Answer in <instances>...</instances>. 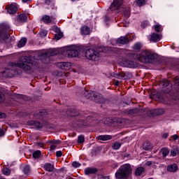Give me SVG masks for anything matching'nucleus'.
<instances>
[{"label":"nucleus","mask_w":179,"mask_h":179,"mask_svg":"<svg viewBox=\"0 0 179 179\" xmlns=\"http://www.w3.org/2000/svg\"><path fill=\"white\" fill-rule=\"evenodd\" d=\"M131 56L142 64H152L153 59H156V54L148 50H143L140 54L132 53Z\"/></svg>","instance_id":"1"},{"label":"nucleus","mask_w":179,"mask_h":179,"mask_svg":"<svg viewBox=\"0 0 179 179\" xmlns=\"http://www.w3.org/2000/svg\"><path fill=\"white\" fill-rule=\"evenodd\" d=\"M132 174V167L131 164H124L121 165L118 170L115 173V177L117 179H128Z\"/></svg>","instance_id":"2"},{"label":"nucleus","mask_w":179,"mask_h":179,"mask_svg":"<svg viewBox=\"0 0 179 179\" xmlns=\"http://www.w3.org/2000/svg\"><path fill=\"white\" fill-rule=\"evenodd\" d=\"M16 66H17V68H21V69H23L24 72H27V73H30L33 68L34 69H36V68H38V62H33L31 64H27L26 63H23L21 62L17 63L16 64Z\"/></svg>","instance_id":"3"},{"label":"nucleus","mask_w":179,"mask_h":179,"mask_svg":"<svg viewBox=\"0 0 179 179\" xmlns=\"http://www.w3.org/2000/svg\"><path fill=\"white\" fill-rule=\"evenodd\" d=\"M64 55L69 58H75L79 55V51L76 45H71L66 48L64 50Z\"/></svg>","instance_id":"4"},{"label":"nucleus","mask_w":179,"mask_h":179,"mask_svg":"<svg viewBox=\"0 0 179 179\" xmlns=\"http://www.w3.org/2000/svg\"><path fill=\"white\" fill-rule=\"evenodd\" d=\"M85 57L91 61H97L100 58V53L94 49L90 48L86 50Z\"/></svg>","instance_id":"5"},{"label":"nucleus","mask_w":179,"mask_h":179,"mask_svg":"<svg viewBox=\"0 0 179 179\" xmlns=\"http://www.w3.org/2000/svg\"><path fill=\"white\" fill-rule=\"evenodd\" d=\"M159 86L162 87L164 93H170L173 90V85L166 79H164L159 83Z\"/></svg>","instance_id":"6"},{"label":"nucleus","mask_w":179,"mask_h":179,"mask_svg":"<svg viewBox=\"0 0 179 179\" xmlns=\"http://www.w3.org/2000/svg\"><path fill=\"white\" fill-rule=\"evenodd\" d=\"M123 2L122 0H113V2L108 9V13H111V12H114V10H118L122 6Z\"/></svg>","instance_id":"7"},{"label":"nucleus","mask_w":179,"mask_h":179,"mask_svg":"<svg viewBox=\"0 0 179 179\" xmlns=\"http://www.w3.org/2000/svg\"><path fill=\"white\" fill-rule=\"evenodd\" d=\"M10 37V27L6 26L0 31V38L6 41Z\"/></svg>","instance_id":"8"},{"label":"nucleus","mask_w":179,"mask_h":179,"mask_svg":"<svg viewBox=\"0 0 179 179\" xmlns=\"http://www.w3.org/2000/svg\"><path fill=\"white\" fill-rule=\"evenodd\" d=\"M91 100H93L95 103H106V99L103 97V95L94 91Z\"/></svg>","instance_id":"9"},{"label":"nucleus","mask_w":179,"mask_h":179,"mask_svg":"<svg viewBox=\"0 0 179 179\" xmlns=\"http://www.w3.org/2000/svg\"><path fill=\"white\" fill-rule=\"evenodd\" d=\"M41 22H43L45 24H48L50 23H55V17L53 16H50L47 15H44L42 16L41 19Z\"/></svg>","instance_id":"10"},{"label":"nucleus","mask_w":179,"mask_h":179,"mask_svg":"<svg viewBox=\"0 0 179 179\" xmlns=\"http://www.w3.org/2000/svg\"><path fill=\"white\" fill-rule=\"evenodd\" d=\"M122 65L125 68H136V64L134 61L127 59H123L122 60Z\"/></svg>","instance_id":"11"},{"label":"nucleus","mask_w":179,"mask_h":179,"mask_svg":"<svg viewBox=\"0 0 179 179\" xmlns=\"http://www.w3.org/2000/svg\"><path fill=\"white\" fill-rule=\"evenodd\" d=\"M27 20V15L26 13H22L18 15V17L15 20L17 26H20L22 23H24Z\"/></svg>","instance_id":"12"},{"label":"nucleus","mask_w":179,"mask_h":179,"mask_svg":"<svg viewBox=\"0 0 179 179\" xmlns=\"http://www.w3.org/2000/svg\"><path fill=\"white\" fill-rule=\"evenodd\" d=\"M59 68L62 71H69L72 68V63L71 62H60L58 64Z\"/></svg>","instance_id":"13"},{"label":"nucleus","mask_w":179,"mask_h":179,"mask_svg":"<svg viewBox=\"0 0 179 179\" xmlns=\"http://www.w3.org/2000/svg\"><path fill=\"white\" fill-rule=\"evenodd\" d=\"M58 50H49L45 53L42 54L43 58H50V57H54V55H57Z\"/></svg>","instance_id":"14"},{"label":"nucleus","mask_w":179,"mask_h":179,"mask_svg":"<svg viewBox=\"0 0 179 179\" xmlns=\"http://www.w3.org/2000/svg\"><path fill=\"white\" fill-rule=\"evenodd\" d=\"M6 9L7 13H9V15H15L17 12V6L15 4L7 6Z\"/></svg>","instance_id":"15"},{"label":"nucleus","mask_w":179,"mask_h":179,"mask_svg":"<svg viewBox=\"0 0 179 179\" xmlns=\"http://www.w3.org/2000/svg\"><path fill=\"white\" fill-rule=\"evenodd\" d=\"M117 44H128L129 43V38L127 36H121L120 38H117L116 41Z\"/></svg>","instance_id":"16"},{"label":"nucleus","mask_w":179,"mask_h":179,"mask_svg":"<svg viewBox=\"0 0 179 179\" xmlns=\"http://www.w3.org/2000/svg\"><path fill=\"white\" fill-rule=\"evenodd\" d=\"M162 38V35L154 33L150 36V41H152V43H157V41H160Z\"/></svg>","instance_id":"17"},{"label":"nucleus","mask_w":179,"mask_h":179,"mask_svg":"<svg viewBox=\"0 0 179 179\" xmlns=\"http://www.w3.org/2000/svg\"><path fill=\"white\" fill-rule=\"evenodd\" d=\"M80 33L83 36H88L90 34V28L85 25L80 28Z\"/></svg>","instance_id":"18"},{"label":"nucleus","mask_w":179,"mask_h":179,"mask_svg":"<svg viewBox=\"0 0 179 179\" xmlns=\"http://www.w3.org/2000/svg\"><path fill=\"white\" fill-rule=\"evenodd\" d=\"M13 72V70L6 69L3 72V76H4V78H13L15 75Z\"/></svg>","instance_id":"19"},{"label":"nucleus","mask_w":179,"mask_h":179,"mask_svg":"<svg viewBox=\"0 0 179 179\" xmlns=\"http://www.w3.org/2000/svg\"><path fill=\"white\" fill-rule=\"evenodd\" d=\"M164 114V109L159 108L151 110V115H162Z\"/></svg>","instance_id":"20"},{"label":"nucleus","mask_w":179,"mask_h":179,"mask_svg":"<svg viewBox=\"0 0 179 179\" xmlns=\"http://www.w3.org/2000/svg\"><path fill=\"white\" fill-rule=\"evenodd\" d=\"M177 170H178V166L176 164H173L167 166V171H169L170 173H176Z\"/></svg>","instance_id":"21"},{"label":"nucleus","mask_w":179,"mask_h":179,"mask_svg":"<svg viewBox=\"0 0 179 179\" xmlns=\"http://www.w3.org/2000/svg\"><path fill=\"white\" fill-rule=\"evenodd\" d=\"M94 173H97V169L96 168H87L85 169V173L87 176L90 174H94Z\"/></svg>","instance_id":"22"},{"label":"nucleus","mask_w":179,"mask_h":179,"mask_svg":"<svg viewBox=\"0 0 179 179\" xmlns=\"http://www.w3.org/2000/svg\"><path fill=\"white\" fill-rule=\"evenodd\" d=\"M28 125H34L38 129H40V128L43 127V124H41L40 122H36L34 120H31L28 122Z\"/></svg>","instance_id":"23"},{"label":"nucleus","mask_w":179,"mask_h":179,"mask_svg":"<svg viewBox=\"0 0 179 179\" xmlns=\"http://www.w3.org/2000/svg\"><path fill=\"white\" fill-rule=\"evenodd\" d=\"M152 148L153 145L149 141H146L143 144V149H144V150H150Z\"/></svg>","instance_id":"24"},{"label":"nucleus","mask_w":179,"mask_h":179,"mask_svg":"<svg viewBox=\"0 0 179 179\" xmlns=\"http://www.w3.org/2000/svg\"><path fill=\"white\" fill-rule=\"evenodd\" d=\"M93 93L94 91H87L86 90H84L83 94L86 99H91L93 97Z\"/></svg>","instance_id":"25"},{"label":"nucleus","mask_w":179,"mask_h":179,"mask_svg":"<svg viewBox=\"0 0 179 179\" xmlns=\"http://www.w3.org/2000/svg\"><path fill=\"white\" fill-rule=\"evenodd\" d=\"M44 169L46 171H54V165L50 164V163H46L44 165Z\"/></svg>","instance_id":"26"},{"label":"nucleus","mask_w":179,"mask_h":179,"mask_svg":"<svg viewBox=\"0 0 179 179\" xmlns=\"http://www.w3.org/2000/svg\"><path fill=\"white\" fill-rule=\"evenodd\" d=\"M99 141H110V139H113V136L111 135H101L98 137Z\"/></svg>","instance_id":"27"},{"label":"nucleus","mask_w":179,"mask_h":179,"mask_svg":"<svg viewBox=\"0 0 179 179\" xmlns=\"http://www.w3.org/2000/svg\"><path fill=\"white\" fill-rule=\"evenodd\" d=\"M112 76L116 79H125V73H113Z\"/></svg>","instance_id":"28"},{"label":"nucleus","mask_w":179,"mask_h":179,"mask_svg":"<svg viewBox=\"0 0 179 179\" xmlns=\"http://www.w3.org/2000/svg\"><path fill=\"white\" fill-rule=\"evenodd\" d=\"M26 43H27V39H26V38H22L18 44H17V47L19 48H22V47H24L26 45Z\"/></svg>","instance_id":"29"},{"label":"nucleus","mask_w":179,"mask_h":179,"mask_svg":"<svg viewBox=\"0 0 179 179\" xmlns=\"http://www.w3.org/2000/svg\"><path fill=\"white\" fill-rule=\"evenodd\" d=\"M161 152L162 153L163 157H167V156H169V155L170 154V150H169V148H162Z\"/></svg>","instance_id":"30"},{"label":"nucleus","mask_w":179,"mask_h":179,"mask_svg":"<svg viewBox=\"0 0 179 179\" xmlns=\"http://www.w3.org/2000/svg\"><path fill=\"white\" fill-rule=\"evenodd\" d=\"M64 34L62 32L59 31V29L57 30V33L55 35V40H61V38L63 37Z\"/></svg>","instance_id":"31"},{"label":"nucleus","mask_w":179,"mask_h":179,"mask_svg":"<svg viewBox=\"0 0 179 179\" xmlns=\"http://www.w3.org/2000/svg\"><path fill=\"white\" fill-rule=\"evenodd\" d=\"M174 83L175 89L179 92V76L175 78Z\"/></svg>","instance_id":"32"},{"label":"nucleus","mask_w":179,"mask_h":179,"mask_svg":"<svg viewBox=\"0 0 179 179\" xmlns=\"http://www.w3.org/2000/svg\"><path fill=\"white\" fill-rule=\"evenodd\" d=\"M179 154V150L177 148H173L171 150V156H173V157H176V156H177V155Z\"/></svg>","instance_id":"33"},{"label":"nucleus","mask_w":179,"mask_h":179,"mask_svg":"<svg viewBox=\"0 0 179 179\" xmlns=\"http://www.w3.org/2000/svg\"><path fill=\"white\" fill-rule=\"evenodd\" d=\"M40 156H41V151L40 150L34 151L32 154V157H34V159H38Z\"/></svg>","instance_id":"34"},{"label":"nucleus","mask_w":179,"mask_h":179,"mask_svg":"<svg viewBox=\"0 0 179 179\" xmlns=\"http://www.w3.org/2000/svg\"><path fill=\"white\" fill-rule=\"evenodd\" d=\"M1 171L4 176H9L10 174V169L8 167H3Z\"/></svg>","instance_id":"35"},{"label":"nucleus","mask_w":179,"mask_h":179,"mask_svg":"<svg viewBox=\"0 0 179 179\" xmlns=\"http://www.w3.org/2000/svg\"><path fill=\"white\" fill-rule=\"evenodd\" d=\"M142 48V43H136L133 46V50H135L136 51H139Z\"/></svg>","instance_id":"36"},{"label":"nucleus","mask_w":179,"mask_h":179,"mask_svg":"<svg viewBox=\"0 0 179 179\" xmlns=\"http://www.w3.org/2000/svg\"><path fill=\"white\" fill-rule=\"evenodd\" d=\"M112 148L113 149H114V150H118V149H120V148H121V143L120 142H115L112 145Z\"/></svg>","instance_id":"37"},{"label":"nucleus","mask_w":179,"mask_h":179,"mask_svg":"<svg viewBox=\"0 0 179 179\" xmlns=\"http://www.w3.org/2000/svg\"><path fill=\"white\" fill-rule=\"evenodd\" d=\"M145 171V169L143 167H138L136 169V176H141L142 173Z\"/></svg>","instance_id":"38"},{"label":"nucleus","mask_w":179,"mask_h":179,"mask_svg":"<svg viewBox=\"0 0 179 179\" xmlns=\"http://www.w3.org/2000/svg\"><path fill=\"white\" fill-rule=\"evenodd\" d=\"M136 3L138 5V6H143V5L146 3V0H136Z\"/></svg>","instance_id":"39"},{"label":"nucleus","mask_w":179,"mask_h":179,"mask_svg":"<svg viewBox=\"0 0 179 179\" xmlns=\"http://www.w3.org/2000/svg\"><path fill=\"white\" fill-rule=\"evenodd\" d=\"M85 143V136L80 135L78 136V143Z\"/></svg>","instance_id":"40"},{"label":"nucleus","mask_w":179,"mask_h":179,"mask_svg":"<svg viewBox=\"0 0 179 179\" xmlns=\"http://www.w3.org/2000/svg\"><path fill=\"white\" fill-rule=\"evenodd\" d=\"M24 174H29V173H30V166L27 165L24 166Z\"/></svg>","instance_id":"41"},{"label":"nucleus","mask_w":179,"mask_h":179,"mask_svg":"<svg viewBox=\"0 0 179 179\" xmlns=\"http://www.w3.org/2000/svg\"><path fill=\"white\" fill-rule=\"evenodd\" d=\"M123 15H124V16H125V17H129V16L131 15V11H129V9L125 10L123 12Z\"/></svg>","instance_id":"42"},{"label":"nucleus","mask_w":179,"mask_h":179,"mask_svg":"<svg viewBox=\"0 0 179 179\" xmlns=\"http://www.w3.org/2000/svg\"><path fill=\"white\" fill-rule=\"evenodd\" d=\"M73 167H75L76 169H78V167H80L82 164L79 163L78 162H73L72 164Z\"/></svg>","instance_id":"43"},{"label":"nucleus","mask_w":179,"mask_h":179,"mask_svg":"<svg viewBox=\"0 0 179 179\" xmlns=\"http://www.w3.org/2000/svg\"><path fill=\"white\" fill-rule=\"evenodd\" d=\"M49 143H52V145H59V143H61V141L59 140H53L49 141Z\"/></svg>","instance_id":"44"},{"label":"nucleus","mask_w":179,"mask_h":179,"mask_svg":"<svg viewBox=\"0 0 179 179\" xmlns=\"http://www.w3.org/2000/svg\"><path fill=\"white\" fill-rule=\"evenodd\" d=\"M5 101V94L3 93L0 92V103Z\"/></svg>","instance_id":"45"},{"label":"nucleus","mask_w":179,"mask_h":179,"mask_svg":"<svg viewBox=\"0 0 179 179\" xmlns=\"http://www.w3.org/2000/svg\"><path fill=\"white\" fill-rule=\"evenodd\" d=\"M155 31H157L158 33L160 32V31L162 30V26L157 24L155 26Z\"/></svg>","instance_id":"46"},{"label":"nucleus","mask_w":179,"mask_h":179,"mask_svg":"<svg viewBox=\"0 0 179 179\" xmlns=\"http://www.w3.org/2000/svg\"><path fill=\"white\" fill-rule=\"evenodd\" d=\"M39 34L41 37H45V36H47V31H41Z\"/></svg>","instance_id":"47"},{"label":"nucleus","mask_w":179,"mask_h":179,"mask_svg":"<svg viewBox=\"0 0 179 179\" xmlns=\"http://www.w3.org/2000/svg\"><path fill=\"white\" fill-rule=\"evenodd\" d=\"M6 129H0V136H3L5 135Z\"/></svg>","instance_id":"48"},{"label":"nucleus","mask_w":179,"mask_h":179,"mask_svg":"<svg viewBox=\"0 0 179 179\" xmlns=\"http://www.w3.org/2000/svg\"><path fill=\"white\" fill-rule=\"evenodd\" d=\"M51 3H52V0H45V5L48 6L51 5Z\"/></svg>","instance_id":"49"},{"label":"nucleus","mask_w":179,"mask_h":179,"mask_svg":"<svg viewBox=\"0 0 179 179\" xmlns=\"http://www.w3.org/2000/svg\"><path fill=\"white\" fill-rule=\"evenodd\" d=\"M56 156H57V157H61V156H62V151H57V152H56Z\"/></svg>","instance_id":"50"},{"label":"nucleus","mask_w":179,"mask_h":179,"mask_svg":"<svg viewBox=\"0 0 179 179\" xmlns=\"http://www.w3.org/2000/svg\"><path fill=\"white\" fill-rule=\"evenodd\" d=\"M36 145L38 148H44L45 144L43 143H37Z\"/></svg>","instance_id":"51"},{"label":"nucleus","mask_w":179,"mask_h":179,"mask_svg":"<svg viewBox=\"0 0 179 179\" xmlns=\"http://www.w3.org/2000/svg\"><path fill=\"white\" fill-rule=\"evenodd\" d=\"M148 26V22H144L141 23V27L145 28Z\"/></svg>","instance_id":"52"},{"label":"nucleus","mask_w":179,"mask_h":179,"mask_svg":"<svg viewBox=\"0 0 179 179\" xmlns=\"http://www.w3.org/2000/svg\"><path fill=\"white\" fill-rule=\"evenodd\" d=\"M6 115L3 113L0 112V118H6Z\"/></svg>","instance_id":"53"},{"label":"nucleus","mask_w":179,"mask_h":179,"mask_svg":"<svg viewBox=\"0 0 179 179\" xmlns=\"http://www.w3.org/2000/svg\"><path fill=\"white\" fill-rule=\"evenodd\" d=\"M168 137H169L168 133H164V134L162 135V138H164V139H167Z\"/></svg>","instance_id":"54"},{"label":"nucleus","mask_w":179,"mask_h":179,"mask_svg":"<svg viewBox=\"0 0 179 179\" xmlns=\"http://www.w3.org/2000/svg\"><path fill=\"white\" fill-rule=\"evenodd\" d=\"M55 148H57V145L52 144V145H50V150H54Z\"/></svg>","instance_id":"55"},{"label":"nucleus","mask_w":179,"mask_h":179,"mask_svg":"<svg viewBox=\"0 0 179 179\" xmlns=\"http://www.w3.org/2000/svg\"><path fill=\"white\" fill-rule=\"evenodd\" d=\"M173 138L174 141H177V139H178V136H177L176 134H174L173 136Z\"/></svg>","instance_id":"56"},{"label":"nucleus","mask_w":179,"mask_h":179,"mask_svg":"<svg viewBox=\"0 0 179 179\" xmlns=\"http://www.w3.org/2000/svg\"><path fill=\"white\" fill-rule=\"evenodd\" d=\"M145 166H152V162L148 161L145 163Z\"/></svg>","instance_id":"57"},{"label":"nucleus","mask_w":179,"mask_h":179,"mask_svg":"<svg viewBox=\"0 0 179 179\" xmlns=\"http://www.w3.org/2000/svg\"><path fill=\"white\" fill-rule=\"evenodd\" d=\"M131 113H139V109H134Z\"/></svg>","instance_id":"58"},{"label":"nucleus","mask_w":179,"mask_h":179,"mask_svg":"<svg viewBox=\"0 0 179 179\" xmlns=\"http://www.w3.org/2000/svg\"><path fill=\"white\" fill-rule=\"evenodd\" d=\"M27 58H29V57H24V59H25L26 62H27V64H30V62H27Z\"/></svg>","instance_id":"59"},{"label":"nucleus","mask_w":179,"mask_h":179,"mask_svg":"<svg viewBox=\"0 0 179 179\" xmlns=\"http://www.w3.org/2000/svg\"><path fill=\"white\" fill-rule=\"evenodd\" d=\"M115 84L116 85H120V81H118V80H116V81H115Z\"/></svg>","instance_id":"60"},{"label":"nucleus","mask_w":179,"mask_h":179,"mask_svg":"<svg viewBox=\"0 0 179 179\" xmlns=\"http://www.w3.org/2000/svg\"><path fill=\"white\" fill-rule=\"evenodd\" d=\"M34 117H37V115H36V114H34Z\"/></svg>","instance_id":"61"},{"label":"nucleus","mask_w":179,"mask_h":179,"mask_svg":"<svg viewBox=\"0 0 179 179\" xmlns=\"http://www.w3.org/2000/svg\"><path fill=\"white\" fill-rule=\"evenodd\" d=\"M115 167H118V165H115Z\"/></svg>","instance_id":"62"},{"label":"nucleus","mask_w":179,"mask_h":179,"mask_svg":"<svg viewBox=\"0 0 179 179\" xmlns=\"http://www.w3.org/2000/svg\"><path fill=\"white\" fill-rule=\"evenodd\" d=\"M39 114H41V112H40Z\"/></svg>","instance_id":"63"},{"label":"nucleus","mask_w":179,"mask_h":179,"mask_svg":"<svg viewBox=\"0 0 179 179\" xmlns=\"http://www.w3.org/2000/svg\"><path fill=\"white\" fill-rule=\"evenodd\" d=\"M71 1H76V0H71Z\"/></svg>","instance_id":"64"}]
</instances>
